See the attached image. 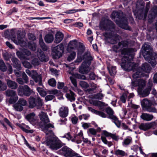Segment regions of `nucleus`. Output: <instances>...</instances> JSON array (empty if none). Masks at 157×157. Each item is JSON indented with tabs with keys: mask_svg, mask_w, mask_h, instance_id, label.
Segmentation results:
<instances>
[{
	"mask_svg": "<svg viewBox=\"0 0 157 157\" xmlns=\"http://www.w3.org/2000/svg\"><path fill=\"white\" fill-rule=\"evenodd\" d=\"M134 50L132 48H124L121 54L124 55L121 59V66L124 70L130 71L135 69L136 64L132 62L131 60L134 58V55L131 54Z\"/></svg>",
	"mask_w": 157,
	"mask_h": 157,
	"instance_id": "nucleus-1",
	"label": "nucleus"
},
{
	"mask_svg": "<svg viewBox=\"0 0 157 157\" xmlns=\"http://www.w3.org/2000/svg\"><path fill=\"white\" fill-rule=\"evenodd\" d=\"M142 48L145 52L144 54V59L150 63L152 67L155 66L157 64V54L153 52L152 48L147 44L145 43L143 45Z\"/></svg>",
	"mask_w": 157,
	"mask_h": 157,
	"instance_id": "nucleus-2",
	"label": "nucleus"
},
{
	"mask_svg": "<svg viewBox=\"0 0 157 157\" xmlns=\"http://www.w3.org/2000/svg\"><path fill=\"white\" fill-rule=\"evenodd\" d=\"M83 59H84V61L79 67V72L82 74H87L90 70L89 66L91 63L93 58L90 52H86L84 54Z\"/></svg>",
	"mask_w": 157,
	"mask_h": 157,
	"instance_id": "nucleus-3",
	"label": "nucleus"
},
{
	"mask_svg": "<svg viewBox=\"0 0 157 157\" xmlns=\"http://www.w3.org/2000/svg\"><path fill=\"white\" fill-rule=\"evenodd\" d=\"M39 117L41 120L44 123L43 126V130L47 135L52 134L53 132L50 130V128H54V126L50 124H47L49 122V119L47 114L43 112H41L39 114Z\"/></svg>",
	"mask_w": 157,
	"mask_h": 157,
	"instance_id": "nucleus-4",
	"label": "nucleus"
},
{
	"mask_svg": "<svg viewBox=\"0 0 157 157\" xmlns=\"http://www.w3.org/2000/svg\"><path fill=\"white\" fill-rule=\"evenodd\" d=\"M29 106L30 108L36 107L37 109H40L43 105V100L39 97L35 98L31 96L29 98Z\"/></svg>",
	"mask_w": 157,
	"mask_h": 157,
	"instance_id": "nucleus-5",
	"label": "nucleus"
},
{
	"mask_svg": "<svg viewBox=\"0 0 157 157\" xmlns=\"http://www.w3.org/2000/svg\"><path fill=\"white\" fill-rule=\"evenodd\" d=\"M103 36L105 37V40L112 44H116L121 38L117 34H114L112 32L105 33L103 34Z\"/></svg>",
	"mask_w": 157,
	"mask_h": 157,
	"instance_id": "nucleus-6",
	"label": "nucleus"
},
{
	"mask_svg": "<svg viewBox=\"0 0 157 157\" xmlns=\"http://www.w3.org/2000/svg\"><path fill=\"white\" fill-rule=\"evenodd\" d=\"M64 51V46L62 44H60L54 47L52 50L53 57L55 59H58L62 56Z\"/></svg>",
	"mask_w": 157,
	"mask_h": 157,
	"instance_id": "nucleus-7",
	"label": "nucleus"
},
{
	"mask_svg": "<svg viewBox=\"0 0 157 157\" xmlns=\"http://www.w3.org/2000/svg\"><path fill=\"white\" fill-rule=\"evenodd\" d=\"M17 91L18 95L20 96L24 95L29 96L34 93L33 90L27 85L19 86Z\"/></svg>",
	"mask_w": 157,
	"mask_h": 157,
	"instance_id": "nucleus-8",
	"label": "nucleus"
},
{
	"mask_svg": "<svg viewBox=\"0 0 157 157\" xmlns=\"http://www.w3.org/2000/svg\"><path fill=\"white\" fill-rule=\"evenodd\" d=\"M11 40L14 43L17 45L20 44L22 47L27 46V43L26 41L25 35L23 34H21L20 32L17 33V40L15 37L12 38Z\"/></svg>",
	"mask_w": 157,
	"mask_h": 157,
	"instance_id": "nucleus-9",
	"label": "nucleus"
},
{
	"mask_svg": "<svg viewBox=\"0 0 157 157\" xmlns=\"http://www.w3.org/2000/svg\"><path fill=\"white\" fill-rule=\"evenodd\" d=\"M45 144L50 148L55 150L59 148L62 146L60 142L54 138H52L46 141Z\"/></svg>",
	"mask_w": 157,
	"mask_h": 157,
	"instance_id": "nucleus-10",
	"label": "nucleus"
},
{
	"mask_svg": "<svg viewBox=\"0 0 157 157\" xmlns=\"http://www.w3.org/2000/svg\"><path fill=\"white\" fill-rule=\"evenodd\" d=\"M142 106L145 110L150 112H156V109L154 107L151 106L152 102L151 101L148 100L147 99H144L141 101Z\"/></svg>",
	"mask_w": 157,
	"mask_h": 157,
	"instance_id": "nucleus-11",
	"label": "nucleus"
},
{
	"mask_svg": "<svg viewBox=\"0 0 157 157\" xmlns=\"http://www.w3.org/2000/svg\"><path fill=\"white\" fill-rule=\"evenodd\" d=\"M59 152L65 157H73L76 154V152L67 147H63L59 151Z\"/></svg>",
	"mask_w": 157,
	"mask_h": 157,
	"instance_id": "nucleus-12",
	"label": "nucleus"
},
{
	"mask_svg": "<svg viewBox=\"0 0 157 157\" xmlns=\"http://www.w3.org/2000/svg\"><path fill=\"white\" fill-rule=\"evenodd\" d=\"M131 85L132 87L138 86V92L139 93H141L145 85V83L144 80L142 79L133 80H132Z\"/></svg>",
	"mask_w": 157,
	"mask_h": 157,
	"instance_id": "nucleus-13",
	"label": "nucleus"
},
{
	"mask_svg": "<svg viewBox=\"0 0 157 157\" xmlns=\"http://www.w3.org/2000/svg\"><path fill=\"white\" fill-rule=\"evenodd\" d=\"M100 25L106 30H109L113 32L114 30L115 25L110 20L105 21V24L103 22L101 21L100 23Z\"/></svg>",
	"mask_w": 157,
	"mask_h": 157,
	"instance_id": "nucleus-14",
	"label": "nucleus"
},
{
	"mask_svg": "<svg viewBox=\"0 0 157 157\" xmlns=\"http://www.w3.org/2000/svg\"><path fill=\"white\" fill-rule=\"evenodd\" d=\"M156 123L152 122L149 123H142L139 126V128L140 129L146 131L151 128L156 126Z\"/></svg>",
	"mask_w": 157,
	"mask_h": 157,
	"instance_id": "nucleus-15",
	"label": "nucleus"
},
{
	"mask_svg": "<svg viewBox=\"0 0 157 157\" xmlns=\"http://www.w3.org/2000/svg\"><path fill=\"white\" fill-rule=\"evenodd\" d=\"M26 118L32 124H36L38 122L36 117V114L34 113H32L28 114L26 116Z\"/></svg>",
	"mask_w": 157,
	"mask_h": 157,
	"instance_id": "nucleus-16",
	"label": "nucleus"
},
{
	"mask_svg": "<svg viewBox=\"0 0 157 157\" xmlns=\"http://www.w3.org/2000/svg\"><path fill=\"white\" fill-rule=\"evenodd\" d=\"M31 77L36 82H38L40 86L42 85V77L40 75H38L35 71H33Z\"/></svg>",
	"mask_w": 157,
	"mask_h": 157,
	"instance_id": "nucleus-17",
	"label": "nucleus"
},
{
	"mask_svg": "<svg viewBox=\"0 0 157 157\" xmlns=\"http://www.w3.org/2000/svg\"><path fill=\"white\" fill-rule=\"evenodd\" d=\"M69 109L67 107L63 106L61 107L59 110V116L63 118H65L68 114Z\"/></svg>",
	"mask_w": 157,
	"mask_h": 157,
	"instance_id": "nucleus-18",
	"label": "nucleus"
},
{
	"mask_svg": "<svg viewBox=\"0 0 157 157\" xmlns=\"http://www.w3.org/2000/svg\"><path fill=\"white\" fill-rule=\"evenodd\" d=\"M150 3V2L147 3L145 11L144 9V5L142 8L141 10V13H139L140 15V17H139V19L142 18L143 16L145 18L146 17L147 13L149 9Z\"/></svg>",
	"mask_w": 157,
	"mask_h": 157,
	"instance_id": "nucleus-19",
	"label": "nucleus"
},
{
	"mask_svg": "<svg viewBox=\"0 0 157 157\" xmlns=\"http://www.w3.org/2000/svg\"><path fill=\"white\" fill-rule=\"evenodd\" d=\"M37 55L39 59L42 62H46L48 60V57L46 56L41 49H38Z\"/></svg>",
	"mask_w": 157,
	"mask_h": 157,
	"instance_id": "nucleus-20",
	"label": "nucleus"
},
{
	"mask_svg": "<svg viewBox=\"0 0 157 157\" xmlns=\"http://www.w3.org/2000/svg\"><path fill=\"white\" fill-rule=\"evenodd\" d=\"M116 23L119 27L124 29L131 30V28L128 25V21L126 19H124L123 21L122 20L120 22L116 21Z\"/></svg>",
	"mask_w": 157,
	"mask_h": 157,
	"instance_id": "nucleus-21",
	"label": "nucleus"
},
{
	"mask_svg": "<svg viewBox=\"0 0 157 157\" xmlns=\"http://www.w3.org/2000/svg\"><path fill=\"white\" fill-rule=\"evenodd\" d=\"M13 66L19 70H21V67L20 61L15 57H13L11 59Z\"/></svg>",
	"mask_w": 157,
	"mask_h": 157,
	"instance_id": "nucleus-22",
	"label": "nucleus"
},
{
	"mask_svg": "<svg viewBox=\"0 0 157 157\" xmlns=\"http://www.w3.org/2000/svg\"><path fill=\"white\" fill-rule=\"evenodd\" d=\"M6 83L8 87L12 89H16L18 87L17 83L14 81L8 79Z\"/></svg>",
	"mask_w": 157,
	"mask_h": 157,
	"instance_id": "nucleus-23",
	"label": "nucleus"
},
{
	"mask_svg": "<svg viewBox=\"0 0 157 157\" xmlns=\"http://www.w3.org/2000/svg\"><path fill=\"white\" fill-rule=\"evenodd\" d=\"M64 35L63 34L60 32H58L56 34L54 42L56 44L60 43L63 39Z\"/></svg>",
	"mask_w": 157,
	"mask_h": 157,
	"instance_id": "nucleus-24",
	"label": "nucleus"
},
{
	"mask_svg": "<svg viewBox=\"0 0 157 157\" xmlns=\"http://www.w3.org/2000/svg\"><path fill=\"white\" fill-rule=\"evenodd\" d=\"M87 109L89 111H90L92 113H94L97 115H98L104 118L106 117V115L103 112L97 111L90 107H87Z\"/></svg>",
	"mask_w": 157,
	"mask_h": 157,
	"instance_id": "nucleus-25",
	"label": "nucleus"
},
{
	"mask_svg": "<svg viewBox=\"0 0 157 157\" xmlns=\"http://www.w3.org/2000/svg\"><path fill=\"white\" fill-rule=\"evenodd\" d=\"M141 118L144 121H149L151 120L153 118L152 114L147 113H143L140 116Z\"/></svg>",
	"mask_w": 157,
	"mask_h": 157,
	"instance_id": "nucleus-26",
	"label": "nucleus"
},
{
	"mask_svg": "<svg viewBox=\"0 0 157 157\" xmlns=\"http://www.w3.org/2000/svg\"><path fill=\"white\" fill-rule=\"evenodd\" d=\"M39 44L40 47L44 51H46L49 49V47L45 45L44 42L41 35L40 36Z\"/></svg>",
	"mask_w": 157,
	"mask_h": 157,
	"instance_id": "nucleus-27",
	"label": "nucleus"
},
{
	"mask_svg": "<svg viewBox=\"0 0 157 157\" xmlns=\"http://www.w3.org/2000/svg\"><path fill=\"white\" fill-rule=\"evenodd\" d=\"M129 45V41L128 40H124L119 42L118 44V45L114 47H116L117 49L119 47H127Z\"/></svg>",
	"mask_w": 157,
	"mask_h": 157,
	"instance_id": "nucleus-28",
	"label": "nucleus"
},
{
	"mask_svg": "<svg viewBox=\"0 0 157 157\" xmlns=\"http://www.w3.org/2000/svg\"><path fill=\"white\" fill-rule=\"evenodd\" d=\"M141 68L143 71L149 73L151 71V67L149 64L144 63L142 65Z\"/></svg>",
	"mask_w": 157,
	"mask_h": 157,
	"instance_id": "nucleus-29",
	"label": "nucleus"
},
{
	"mask_svg": "<svg viewBox=\"0 0 157 157\" xmlns=\"http://www.w3.org/2000/svg\"><path fill=\"white\" fill-rule=\"evenodd\" d=\"M104 134L106 136H110L113 140L116 141H117L119 139V136H117L116 134H112L106 131L104 132Z\"/></svg>",
	"mask_w": 157,
	"mask_h": 157,
	"instance_id": "nucleus-30",
	"label": "nucleus"
},
{
	"mask_svg": "<svg viewBox=\"0 0 157 157\" xmlns=\"http://www.w3.org/2000/svg\"><path fill=\"white\" fill-rule=\"evenodd\" d=\"M45 41L47 43H50L52 42L54 40L53 36L51 34L46 35L44 38Z\"/></svg>",
	"mask_w": 157,
	"mask_h": 157,
	"instance_id": "nucleus-31",
	"label": "nucleus"
},
{
	"mask_svg": "<svg viewBox=\"0 0 157 157\" xmlns=\"http://www.w3.org/2000/svg\"><path fill=\"white\" fill-rule=\"evenodd\" d=\"M77 45V40H74L70 42L68 44V47L71 49H74L76 48Z\"/></svg>",
	"mask_w": 157,
	"mask_h": 157,
	"instance_id": "nucleus-32",
	"label": "nucleus"
},
{
	"mask_svg": "<svg viewBox=\"0 0 157 157\" xmlns=\"http://www.w3.org/2000/svg\"><path fill=\"white\" fill-rule=\"evenodd\" d=\"M6 95L8 97H14L16 95V91L10 89H8L5 91Z\"/></svg>",
	"mask_w": 157,
	"mask_h": 157,
	"instance_id": "nucleus-33",
	"label": "nucleus"
},
{
	"mask_svg": "<svg viewBox=\"0 0 157 157\" xmlns=\"http://www.w3.org/2000/svg\"><path fill=\"white\" fill-rule=\"evenodd\" d=\"M150 14L152 17H155L157 16V6H154L152 7L150 11Z\"/></svg>",
	"mask_w": 157,
	"mask_h": 157,
	"instance_id": "nucleus-34",
	"label": "nucleus"
},
{
	"mask_svg": "<svg viewBox=\"0 0 157 157\" xmlns=\"http://www.w3.org/2000/svg\"><path fill=\"white\" fill-rule=\"evenodd\" d=\"M75 95L74 93L71 91H70V93L66 94V97L71 101H74L75 100Z\"/></svg>",
	"mask_w": 157,
	"mask_h": 157,
	"instance_id": "nucleus-35",
	"label": "nucleus"
},
{
	"mask_svg": "<svg viewBox=\"0 0 157 157\" xmlns=\"http://www.w3.org/2000/svg\"><path fill=\"white\" fill-rule=\"evenodd\" d=\"M114 154L118 156L123 157L127 155V154L124 151L119 149H117L115 151Z\"/></svg>",
	"mask_w": 157,
	"mask_h": 157,
	"instance_id": "nucleus-36",
	"label": "nucleus"
},
{
	"mask_svg": "<svg viewBox=\"0 0 157 157\" xmlns=\"http://www.w3.org/2000/svg\"><path fill=\"white\" fill-rule=\"evenodd\" d=\"M7 70V68L6 64L3 60L2 59L0 60V70L1 71L5 72Z\"/></svg>",
	"mask_w": 157,
	"mask_h": 157,
	"instance_id": "nucleus-37",
	"label": "nucleus"
},
{
	"mask_svg": "<svg viewBox=\"0 0 157 157\" xmlns=\"http://www.w3.org/2000/svg\"><path fill=\"white\" fill-rule=\"evenodd\" d=\"M28 46L29 48L32 51H35L36 50V44L33 42L29 43Z\"/></svg>",
	"mask_w": 157,
	"mask_h": 157,
	"instance_id": "nucleus-38",
	"label": "nucleus"
},
{
	"mask_svg": "<svg viewBox=\"0 0 157 157\" xmlns=\"http://www.w3.org/2000/svg\"><path fill=\"white\" fill-rule=\"evenodd\" d=\"M106 111L107 113L109 115L108 117V118L111 119L112 117H116L115 116L113 115V111L110 107L107 108L106 109Z\"/></svg>",
	"mask_w": 157,
	"mask_h": 157,
	"instance_id": "nucleus-39",
	"label": "nucleus"
},
{
	"mask_svg": "<svg viewBox=\"0 0 157 157\" xmlns=\"http://www.w3.org/2000/svg\"><path fill=\"white\" fill-rule=\"evenodd\" d=\"M13 107L14 109L17 111H21L23 109V107L17 102L14 104Z\"/></svg>",
	"mask_w": 157,
	"mask_h": 157,
	"instance_id": "nucleus-40",
	"label": "nucleus"
},
{
	"mask_svg": "<svg viewBox=\"0 0 157 157\" xmlns=\"http://www.w3.org/2000/svg\"><path fill=\"white\" fill-rule=\"evenodd\" d=\"M113 120V122L118 128H120L121 126V122L118 120L116 117H111V119Z\"/></svg>",
	"mask_w": 157,
	"mask_h": 157,
	"instance_id": "nucleus-41",
	"label": "nucleus"
},
{
	"mask_svg": "<svg viewBox=\"0 0 157 157\" xmlns=\"http://www.w3.org/2000/svg\"><path fill=\"white\" fill-rule=\"evenodd\" d=\"M79 85L82 88L84 89H86L89 86V84L87 82L83 81H80Z\"/></svg>",
	"mask_w": 157,
	"mask_h": 157,
	"instance_id": "nucleus-42",
	"label": "nucleus"
},
{
	"mask_svg": "<svg viewBox=\"0 0 157 157\" xmlns=\"http://www.w3.org/2000/svg\"><path fill=\"white\" fill-rule=\"evenodd\" d=\"M17 102L22 107L26 105L27 104V101L22 98H20Z\"/></svg>",
	"mask_w": 157,
	"mask_h": 157,
	"instance_id": "nucleus-43",
	"label": "nucleus"
},
{
	"mask_svg": "<svg viewBox=\"0 0 157 157\" xmlns=\"http://www.w3.org/2000/svg\"><path fill=\"white\" fill-rule=\"evenodd\" d=\"M7 87L6 84L0 80V91H3L6 90Z\"/></svg>",
	"mask_w": 157,
	"mask_h": 157,
	"instance_id": "nucleus-44",
	"label": "nucleus"
},
{
	"mask_svg": "<svg viewBox=\"0 0 157 157\" xmlns=\"http://www.w3.org/2000/svg\"><path fill=\"white\" fill-rule=\"evenodd\" d=\"M23 56L25 57L26 59H27V56H29L31 55V52L28 50L26 49H24L22 50Z\"/></svg>",
	"mask_w": 157,
	"mask_h": 157,
	"instance_id": "nucleus-45",
	"label": "nucleus"
},
{
	"mask_svg": "<svg viewBox=\"0 0 157 157\" xmlns=\"http://www.w3.org/2000/svg\"><path fill=\"white\" fill-rule=\"evenodd\" d=\"M49 85L53 87H55L56 85V82L55 80L53 78L50 79L48 82Z\"/></svg>",
	"mask_w": 157,
	"mask_h": 157,
	"instance_id": "nucleus-46",
	"label": "nucleus"
},
{
	"mask_svg": "<svg viewBox=\"0 0 157 157\" xmlns=\"http://www.w3.org/2000/svg\"><path fill=\"white\" fill-rule=\"evenodd\" d=\"M76 53L75 52H73L71 53L70 55L68 56L67 60L69 61H70L74 59L76 56Z\"/></svg>",
	"mask_w": 157,
	"mask_h": 157,
	"instance_id": "nucleus-47",
	"label": "nucleus"
},
{
	"mask_svg": "<svg viewBox=\"0 0 157 157\" xmlns=\"http://www.w3.org/2000/svg\"><path fill=\"white\" fill-rule=\"evenodd\" d=\"M85 50L84 47L82 45H80L79 46L78 48V52L77 55L78 56L81 55Z\"/></svg>",
	"mask_w": 157,
	"mask_h": 157,
	"instance_id": "nucleus-48",
	"label": "nucleus"
},
{
	"mask_svg": "<svg viewBox=\"0 0 157 157\" xmlns=\"http://www.w3.org/2000/svg\"><path fill=\"white\" fill-rule=\"evenodd\" d=\"M119 13L116 11H113L111 15V17L112 19H115V18H119Z\"/></svg>",
	"mask_w": 157,
	"mask_h": 157,
	"instance_id": "nucleus-49",
	"label": "nucleus"
},
{
	"mask_svg": "<svg viewBox=\"0 0 157 157\" xmlns=\"http://www.w3.org/2000/svg\"><path fill=\"white\" fill-rule=\"evenodd\" d=\"M103 97V94L101 93H99L96 94H95L94 96V98L95 99H98L99 100L101 99Z\"/></svg>",
	"mask_w": 157,
	"mask_h": 157,
	"instance_id": "nucleus-50",
	"label": "nucleus"
},
{
	"mask_svg": "<svg viewBox=\"0 0 157 157\" xmlns=\"http://www.w3.org/2000/svg\"><path fill=\"white\" fill-rule=\"evenodd\" d=\"M142 72L141 71H137L134 73L132 75V77L134 78H136L142 76Z\"/></svg>",
	"mask_w": 157,
	"mask_h": 157,
	"instance_id": "nucleus-51",
	"label": "nucleus"
},
{
	"mask_svg": "<svg viewBox=\"0 0 157 157\" xmlns=\"http://www.w3.org/2000/svg\"><path fill=\"white\" fill-rule=\"evenodd\" d=\"M26 127L28 129H26L23 127H21V128L23 131H24V132H25L26 133H32L33 132V130L29 129H30V128L28 126L26 125Z\"/></svg>",
	"mask_w": 157,
	"mask_h": 157,
	"instance_id": "nucleus-52",
	"label": "nucleus"
},
{
	"mask_svg": "<svg viewBox=\"0 0 157 157\" xmlns=\"http://www.w3.org/2000/svg\"><path fill=\"white\" fill-rule=\"evenodd\" d=\"M88 80H93L95 79V75L93 72H91L89 74L88 77H87Z\"/></svg>",
	"mask_w": 157,
	"mask_h": 157,
	"instance_id": "nucleus-53",
	"label": "nucleus"
},
{
	"mask_svg": "<svg viewBox=\"0 0 157 157\" xmlns=\"http://www.w3.org/2000/svg\"><path fill=\"white\" fill-rule=\"evenodd\" d=\"M3 56L4 59L6 60H8L11 57V54L7 52H6L3 54Z\"/></svg>",
	"mask_w": 157,
	"mask_h": 157,
	"instance_id": "nucleus-54",
	"label": "nucleus"
},
{
	"mask_svg": "<svg viewBox=\"0 0 157 157\" xmlns=\"http://www.w3.org/2000/svg\"><path fill=\"white\" fill-rule=\"evenodd\" d=\"M55 98V96L52 95H47L45 97V100L46 101H51Z\"/></svg>",
	"mask_w": 157,
	"mask_h": 157,
	"instance_id": "nucleus-55",
	"label": "nucleus"
},
{
	"mask_svg": "<svg viewBox=\"0 0 157 157\" xmlns=\"http://www.w3.org/2000/svg\"><path fill=\"white\" fill-rule=\"evenodd\" d=\"M22 77L24 80L25 83H27L28 82L29 78L28 77L25 72H23L22 73Z\"/></svg>",
	"mask_w": 157,
	"mask_h": 157,
	"instance_id": "nucleus-56",
	"label": "nucleus"
},
{
	"mask_svg": "<svg viewBox=\"0 0 157 157\" xmlns=\"http://www.w3.org/2000/svg\"><path fill=\"white\" fill-rule=\"evenodd\" d=\"M140 94H142V96L144 97L147 96L149 93V91L148 89H146L143 91L142 90V92L141 93H139Z\"/></svg>",
	"mask_w": 157,
	"mask_h": 157,
	"instance_id": "nucleus-57",
	"label": "nucleus"
},
{
	"mask_svg": "<svg viewBox=\"0 0 157 157\" xmlns=\"http://www.w3.org/2000/svg\"><path fill=\"white\" fill-rule=\"evenodd\" d=\"M75 77L78 79L83 80H87V78L85 76L83 75L77 74L76 75Z\"/></svg>",
	"mask_w": 157,
	"mask_h": 157,
	"instance_id": "nucleus-58",
	"label": "nucleus"
},
{
	"mask_svg": "<svg viewBox=\"0 0 157 157\" xmlns=\"http://www.w3.org/2000/svg\"><path fill=\"white\" fill-rule=\"evenodd\" d=\"M70 79L72 83L75 88H77V85L76 79L73 77H70Z\"/></svg>",
	"mask_w": 157,
	"mask_h": 157,
	"instance_id": "nucleus-59",
	"label": "nucleus"
},
{
	"mask_svg": "<svg viewBox=\"0 0 157 157\" xmlns=\"http://www.w3.org/2000/svg\"><path fill=\"white\" fill-rule=\"evenodd\" d=\"M16 55L17 56L21 59H25V57L23 56V52H21L17 51L16 52Z\"/></svg>",
	"mask_w": 157,
	"mask_h": 157,
	"instance_id": "nucleus-60",
	"label": "nucleus"
},
{
	"mask_svg": "<svg viewBox=\"0 0 157 157\" xmlns=\"http://www.w3.org/2000/svg\"><path fill=\"white\" fill-rule=\"evenodd\" d=\"M31 63L34 66H38L39 64L38 59L37 58H34L31 61Z\"/></svg>",
	"mask_w": 157,
	"mask_h": 157,
	"instance_id": "nucleus-61",
	"label": "nucleus"
},
{
	"mask_svg": "<svg viewBox=\"0 0 157 157\" xmlns=\"http://www.w3.org/2000/svg\"><path fill=\"white\" fill-rule=\"evenodd\" d=\"M48 94L52 95H55L58 94V91L57 90L54 89L51 90H49L48 91Z\"/></svg>",
	"mask_w": 157,
	"mask_h": 157,
	"instance_id": "nucleus-62",
	"label": "nucleus"
},
{
	"mask_svg": "<svg viewBox=\"0 0 157 157\" xmlns=\"http://www.w3.org/2000/svg\"><path fill=\"white\" fill-rule=\"evenodd\" d=\"M127 95L125 94H123L120 98L121 101L123 103H125L126 101Z\"/></svg>",
	"mask_w": 157,
	"mask_h": 157,
	"instance_id": "nucleus-63",
	"label": "nucleus"
},
{
	"mask_svg": "<svg viewBox=\"0 0 157 157\" xmlns=\"http://www.w3.org/2000/svg\"><path fill=\"white\" fill-rule=\"evenodd\" d=\"M22 64L25 67L27 68H29L31 67V65L30 63L27 61H24L23 62Z\"/></svg>",
	"mask_w": 157,
	"mask_h": 157,
	"instance_id": "nucleus-64",
	"label": "nucleus"
}]
</instances>
